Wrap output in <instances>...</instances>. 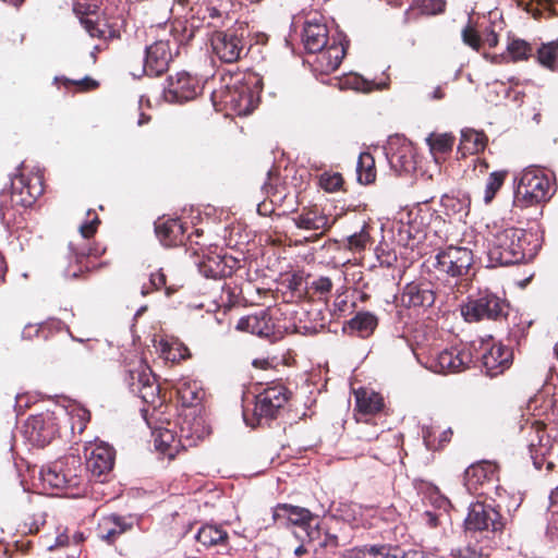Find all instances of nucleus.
Listing matches in <instances>:
<instances>
[{
  "label": "nucleus",
  "mask_w": 558,
  "mask_h": 558,
  "mask_svg": "<svg viewBox=\"0 0 558 558\" xmlns=\"http://www.w3.org/2000/svg\"><path fill=\"white\" fill-rule=\"evenodd\" d=\"M538 61L550 70L558 69V40L544 44L537 51Z\"/></svg>",
  "instance_id": "nucleus-48"
},
{
  "label": "nucleus",
  "mask_w": 558,
  "mask_h": 558,
  "mask_svg": "<svg viewBox=\"0 0 558 558\" xmlns=\"http://www.w3.org/2000/svg\"><path fill=\"white\" fill-rule=\"evenodd\" d=\"M385 154L395 171L409 173L415 169L414 147L405 137L390 136L385 146Z\"/></svg>",
  "instance_id": "nucleus-17"
},
{
  "label": "nucleus",
  "mask_w": 558,
  "mask_h": 558,
  "mask_svg": "<svg viewBox=\"0 0 558 558\" xmlns=\"http://www.w3.org/2000/svg\"><path fill=\"white\" fill-rule=\"evenodd\" d=\"M104 0H80L74 4L73 11L81 25L89 35H104L99 28L101 19L98 12Z\"/></svg>",
  "instance_id": "nucleus-29"
},
{
  "label": "nucleus",
  "mask_w": 558,
  "mask_h": 558,
  "mask_svg": "<svg viewBox=\"0 0 558 558\" xmlns=\"http://www.w3.org/2000/svg\"><path fill=\"white\" fill-rule=\"evenodd\" d=\"M49 331V324L43 323V324H28L24 327L22 331V338L25 340H33V339H47Z\"/></svg>",
  "instance_id": "nucleus-56"
},
{
  "label": "nucleus",
  "mask_w": 558,
  "mask_h": 558,
  "mask_svg": "<svg viewBox=\"0 0 558 558\" xmlns=\"http://www.w3.org/2000/svg\"><path fill=\"white\" fill-rule=\"evenodd\" d=\"M213 53L223 63H234L248 52L243 37H210Z\"/></svg>",
  "instance_id": "nucleus-25"
},
{
  "label": "nucleus",
  "mask_w": 558,
  "mask_h": 558,
  "mask_svg": "<svg viewBox=\"0 0 558 558\" xmlns=\"http://www.w3.org/2000/svg\"><path fill=\"white\" fill-rule=\"evenodd\" d=\"M482 366L490 377L502 374L512 365L513 352L501 343H483L481 354Z\"/></svg>",
  "instance_id": "nucleus-20"
},
{
  "label": "nucleus",
  "mask_w": 558,
  "mask_h": 558,
  "mask_svg": "<svg viewBox=\"0 0 558 558\" xmlns=\"http://www.w3.org/2000/svg\"><path fill=\"white\" fill-rule=\"evenodd\" d=\"M554 173L531 167L520 175L513 196V206L520 209L548 202L556 193Z\"/></svg>",
  "instance_id": "nucleus-4"
},
{
  "label": "nucleus",
  "mask_w": 558,
  "mask_h": 558,
  "mask_svg": "<svg viewBox=\"0 0 558 558\" xmlns=\"http://www.w3.org/2000/svg\"><path fill=\"white\" fill-rule=\"evenodd\" d=\"M133 524L132 517L110 513L100 518L97 534L102 541L113 544L122 534L131 531Z\"/></svg>",
  "instance_id": "nucleus-28"
},
{
  "label": "nucleus",
  "mask_w": 558,
  "mask_h": 558,
  "mask_svg": "<svg viewBox=\"0 0 558 558\" xmlns=\"http://www.w3.org/2000/svg\"><path fill=\"white\" fill-rule=\"evenodd\" d=\"M319 186L328 193H335L342 189L344 180L341 173L325 171L319 175Z\"/></svg>",
  "instance_id": "nucleus-49"
},
{
  "label": "nucleus",
  "mask_w": 558,
  "mask_h": 558,
  "mask_svg": "<svg viewBox=\"0 0 558 558\" xmlns=\"http://www.w3.org/2000/svg\"><path fill=\"white\" fill-rule=\"evenodd\" d=\"M166 283H167L166 274L163 272L162 269H158V270L151 272L149 276L150 289L143 287L142 294L146 295L151 291H157V290L165 288L167 295H170L174 292V290L171 289L170 287H167Z\"/></svg>",
  "instance_id": "nucleus-53"
},
{
  "label": "nucleus",
  "mask_w": 558,
  "mask_h": 558,
  "mask_svg": "<svg viewBox=\"0 0 558 558\" xmlns=\"http://www.w3.org/2000/svg\"><path fill=\"white\" fill-rule=\"evenodd\" d=\"M274 211V207H272V201L267 203V202H262L257 205V213L260 215V216H269L271 213Z\"/></svg>",
  "instance_id": "nucleus-63"
},
{
  "label": "nucleus",
  "mask_w": 558,
  "mask_h": 558,
  "mask_svg": "<svg viewBox=\"0 0 558 558\" xmlns=\"http://www.w3.org/2000/svg\"><path fill=\"white\" fill-rule=\"evenodd\" d=\"M333 283L328 277H319L312 282L311 288L315 293L326 295L332 290Z\"/></svg>",
  "instance_id": "nucleus-59"
},
{
  "label": "nucleus",
  "mask_w": 558,
  "mask_h": 558,
  "mask_svg": "<svg viewBox=\"0 0 558 558\" xmlns=\"http://www.w3.org/2000/svg\"><path fill=\"white\" fill-rule=\"evenodd\" d=\"M348 325L350 329L356 331L360 337L367 338L376 329L378 319L369 312H359L348 322Z\"/></svg>",
  "instance_id": "nucleus-44"
},
{
  "label": "nucleus",
  "mask_w": 558,
  "mask_h": 558,
  "mask_svg": "<svg viewBox=\"0 0 558 558\" xmlns=\"http://www.w3.org/2000/svg\"><path fill=\"white\" fill-rule=\"evenodd\" d=\"M490 492L495 501L490 500L489 504L496 506V509L499 511L502 508L507 509V511L517 510L522 502V497L519 494L509 493L498 483L492 487Z\"/></svg>",
  "instance_id": "nucleus-43"
},
{
  "label": "nucleus",
  "mask_w": 558,
  "mask_h": 558,
  "mask_svg": "<svg viewBox=\"0 0 558 558\" xmlns=\"http://www.w3.org/2000/svg\"><path fill=\"white\" fill-rule=\"evenodd\" d=\"M476 501L470 506L468 517L465 519V529L468 531H492L501 532L505 529L506 521L502 514L488 502Z\"/></svg>",
  "instance_id": "nucleus-11"
},
{
  "label": "nucleus",
  "mask_w": 558,
  "mask_h": 558,
  "mask_svg": "<svg viewBox=\"0 0 558 558\" xmlns=\"http://www.w3.org/2000/svg\"><path fill=\"white\" fill-rule=\"evenodd\" d=\"M99 225H100V219L95 214L92 220H89L87 222H84L80 227V233L82 235V239L83 240H89L90 238H93L95 235V233L97 232V229H98Z\"/></svg>",
  "instance_id": "nucleus-58"
},
{
  "label": "nucleus",
  "mask_w": 558,
  "mask_h": 558,
  "mask_svg": "<svg viewBox=\"0 0 558 558\" xmlns=\"http://www.w3.org/2000/svg\"><path fill=\"white\" fill-rule=\"evenodd\" d=\"M291 26L296 32L302 28L301 35H329L332 33L335 22L319 12H310L305 15L294 16Z\"/></svg>",
  "instance_id": "nucleus-30"
},
{
  "label": "nucleus",
  "mask_w": 558,
  "mask_h": 558,
  "mask_svg": "<svg viewBox=\"0 0 558 558\" xmlns=\"http://www.w3.org/2000/svg\"><path fill=\"white\" fill-rule=\"evenodd\" d=\"M199 272L208 279L231 277L241 267V262L230 255L205 254L197 262Z\"/></svg>",
  "instance_id": "nucleus-21"
},
{
  "label": "nucleus",
  "mask_w": 558,
  "mask_h": 558,
  "mask_svg": "<svg viewBox=\"0 0 558 558\" xmlns=\"http://www.w3.org/2000/svg\"><path fill=\"white\" fill-rule=\"evenodd\" d=\"M507 51L513 61L524 60L531 54V46L521 38H512L507 43Z\"/></svg>",
  "instance_id": "nucleus-50"
},
{
  "label": "nucleus",
  "mask_w": 558,
  "mask_h": 558,
  "mask_svg": "<svg viewBox=\"0 0 558 558\" xmlns=\"http://www.w3.org/2000/svg\"><path fill=\"white\" fill-rule=\"evenodd\" d=\"M203 235V231L202 230H198L196 229L194 231V233L190 234V235H185V244L186 245L189 243V247L187 250L189 251H192V253L196 256H201L202 257L205 255V244H202L198 242V238H201Z\"/></svg>",
  "instance_id": "nucleus-57"
},
{
  "label": "nucleus",
  "mask_w": 558,
  "mask_h": 558,
  "mask_svg": "<svg viewBox=\"0 0 558 558\" xmlns=\"http://www.w3.org/2000/svg\"><path fill=\"white\" fill-rule=\"evenodd\" d=\"M401 558H427V557L420 550H410L408 553L401 551Z\"/></svg>",
  "instance_id": "nucleus-64"
},
{
  "label": "nucleus",
  "mask_w": 558,
  "mask_h": 558,
  "mask_svg": "<svg viewBox=\"0 0 558 558\" xmlns=\"http://www.w3.org/2000/svg\"><path fill=\"white\" fill-rule=\"evenodd\" d=\"M541 248L537 234L520 228L497 229L488 240V258L494 266H509L533 259Z\"/></svg>",
  "instance_id": "nucleus-2"
},
{
  "label": "nucleus",
  "mask_w": 558,
  "mask_h": 558,
  "mask_svg": "<svg viewBox=\"0 0 558 558\" xmlns=\"http://www.w3.org/2000/svg\"><path fill=\"white\" fill-rule=\"evenodd\" d=\"M509 303L506 299L486 290L474 298H469L461 305V315L468 323L481 320H501L508 315Z\"/></svg>",
  "instance_id": "nucleus-8"
},
{
  "label": "nucleus",
  "mask_w": 558,
  "mask_h": 558,
  "mask_svg": "<svg viewBox=\"0 0 558 558\" xmlns=\"http://www.w3.org/2000/svg\"><path fill=\"white\" fill-rule=\"evenodd\" d=\"M69 265L64 269V277L69 279L82 278L98 267L96 259L105 253V248L92 246L88 243H70Z\"/></svg>",
  "instance_id": "nucleus-10"
},
{
  "label": "nucleus",
  "mask_w": 558,
  "mask_h": 558,
  "mask_svg": "<svg viewBox=\"0 0 558 558\" xmlns=\"http://www.w3.org/2000/svg\"><path fill=\"white\" fill-rule=\"evenodd\" d=\"M465 45L476 51H483L485 57L488 56L487 49H493L498 44V37H462Z\"/></svg>",
  "instance_id": "nucleus-52"
},
{
  "label": "nucleus",
  "mask_w": 558,
  "mask_h": 558,
  "mask_svg": "<svg viewBox=\"0 0 558 558\" xmlns=\"http://www.w3.org/2000/svg\"><path fill=\"white\" fill-rule=\"evenodd\" d=\"M474 362L471 348H450L439 352L432 361L429 368L435 373H460Z\"/></svg>",
  "instance_id": "nucleus-18"
},
{
  "label": "nucleus",
  "mask_w": 558,
  "mask_h": 558,
  "mask_svg": "<svg viewBox=\"0 0 558 558\" xmlns=\"http://www.w3.org/2000/svg\"><path fill=\"white\" fill-rule=\"evenodd\" d=\"M208 11L211 19H221L226 14L221 21V26L226 31H216L214 35H227L228 32H231V35H238L239 33L242 35L244 32H247L250 35H266L255 29L254 21H251L248 16L233 19V16L229 15L226 5L222 3L219 7L209 8Z\"/></svg>",
  "instance_id": "nucleus-26"
},
{
  "label": "nucleus",
  "mask_w": 558,
  "mask_h": 558,
  "mask_svg": "<svg viewBox=\"0 0 558 558\" xmlns=\"http://www.w3.org/2000/svg\"><path fill=\"white\" fill-rule=\"evenodd\" d=\"M64 84L65 85L76 84L83 90H90V89H95V88L98 87V83L95 80L90 78V77H85L84 80H81V81H77V82L71 81L69 78H64Z\"/></svg>",
  "instance_id": "nucleus-60"
},
{
  "label": "nucleus",
  "mask_w": 558,
  "mask_h": 558,
  "mask_svg": "<svg viewBox=\"0 0 558 558\" xmlns=\"http://www.w3.org/2000/svg\"><path fill=\"white\" fill-rule=\"evenodd\" d=\"M426 142L430 153L437 157L451 153L456 137L451 133H432Z\"/></svg>",
  "instance_id": "nucleus-45"
},
{
  "label": "nucleus",
  "mask_w": 558,
  "mask_h": 558,
  "mask_svg": "<svg viewBox=\"0 0 558 558\" xmlns=\"http://www.w3.org/2000/svg\"><path fill=\"white\" fill-rule=\"evenodd\" d=\"M177 37L158 39L146 47L144 71L148 76H160L167 72L173 57L179 54Z\"/></svg>",
  "instance_id": "nucleus-12"
},
{
  "label": "nucleus",
  "mask_w": 558,
  "mask_h": 558,
  "mask_svg": "<svg viewBox=\"0 0 558 558\" xmlns=\"http://www.w3.org/2000/svg\"><path fill=\"white\" fill-rule=\"evenodd\" d=\"M159 351L161 357L172 363H180L181 361L191 357L189 348L178 339H167L159 342Z\"/></svg>",
  "instance_id": "nucleus-42"
},
{
  "label": "nucleus",
  "mask_w": 558,
  "mask_h": 558,
  "mask_svg": "<svg viewBox=\"0 0 558 558\" xmlns=\"http://www.w3.org/2000/svg\"><path fill=\"white\" fill-rule=\"evenodd\" d=\"M463 482L471 494L495 501L490 489L499 482V465L487 460L472 463L464 471Z\"/></svg>",
  "instance_id": "nucleus-9"
},
{
  "label": "nucleus",
  "mask_w": 558,
  "mask_h": 558,
  "mask_svg": "<svg viewBox=\"0 0 558 558\" xmlns=\"http://www.w3.org/2000/svg\"><path fill=\"white\" fill-rule=\"evenodd\" d=\"M70 421L72 433L75 434L77 430L81 435L90 421V412L86 409H75L71 412Z\"/></svg>",
  "instance_id": "nucleus-54"
},
{
  "label": "nucleus",
  "mask_w": 558,
  "mask_h": 558,
  "mask_svg": "<svg viewBox=\"0 0 558 558\" xmlns=\"http://www.w3.org/2000/svg\"><path fill=\"white\" fill-rule=\"evenodd\" d=\"M484 554H483L482 548L477 549L476 547L466 546L465 548L458 550L457 557H459V558H480Z\"/></svg>",
  "instance_id": "nucleus-61"
},
{
  "label": "nucleus",
  "mask_w": 558,
  "mask_h": 558,
  "mask_svg": "<svg viewBox=\"0 0 558 558\" xmlns=\"http://www.w3.org/2000/svg\"><path fill=\"white\" fill-rule=\"evenodd\" d=\"M181 435L178 438L174 432L170 429H158L155 433V448L169 460L174 459L181 450L195 446L196 442L204 438L205 430L199 420L191 423L184 420L181 425Z\"/></svg>",
  "instance_id": "nucleus-6"
},
{
  "label": "nucleus",
  "mask_w": 558,
  "mask_h": 558,
  "mask_svg": "<svg viewBox=\"0 0 558 558\" xmlns=\"http://www.w3.org/2000/svg\"><path fill=\"white\" fill-rule=\"evenodd\" d=\"M330 40L331 37H284L286 46L295 56L307 53L316 57Z\"/></svg>",
  "instance_id": "nucleus-37"
},
{
  "label": "nucleus",
  "mask_w": 558,
  "mask_h": 558,
  "mask_svg": "<svg viewBox=\"0 0 558 558\" xmlns=\"http://www.w3.org/2000/svg\"><path fill=\"white\" fill-rule=\"evenodd\" d=\"M86 470L95 480L105 482L116 463V450L106 442H89L84 448Z\"/></svg>",
  "instance_id": "nucleus-15"
},
{
  "label": "nucleus",
  "mask_w": 558,
  "mask_h": 558,
  "mask_svg": "<svg viewBox=\"0 0 558 558\" xmlns=\"http://www.w3.org/2000/svg\"><path fill=\"white\" fill-rule=\"evenodd\" d=\"M236 329L251 332L260 338L275 342L282 338L283 332L276 323V318L270 308L260 310L254 314L242 317L236 323Z\"/></svg>",
  "instance_id": "nucleus-14"
},
{
  "label": "nucleus",
  "mask_w": 558,
  "mask_h": 558,
  "mask_svg": "<svg viewBox=\"0 0 558 558\" xmlns=\"http://www.w3.org/2000/svg\"><path fill=\"white\" fill-rule=\"evenodd\" d=\"M198 93V84L196 78L189 73H177L175 76L169 77V85L166 89L165 97L169 101L184 102L194 99Z\"/></svg>",
  "instance_id": "nucleus-27"
},
{
  "label": "nucleus",
  "mask_w": 558,
  "mask_h": 558,
  "mask_svg": "<svg viewBox=\"0 0 558 558\" xmlns=\"http://www.w3.org/2000/svg\"><path fill=\"white\" fill-rule=\"evenodd\" d=\"M59 433L56 417L49 413L31 415L24 424V435L35 446L45 447Z\"/></svg>",
  "instance_id": "nucleus-19"
},
{
  "label": "nucleus",
  "mask_w": 558,
  "mask_h": 558,
  "mask_svg": "<svg viewBox=\"0 0 558 558\" xmlns=\"http://www.w3.org/2000/svg\"><path fill=\"white\" fill-rule=\"evenodd\" d=\"M272 517L276 522L296 525L306 534L307 531L315 529V524H318V517L308 509L289 504H278L274 509Z\"/></svg>",
  "instance_id": "nucleus-23"
},
{
  "label": "nucleus",
  "mask_w": 558,
  "mask_h": 558,
  "mask_svg": "<svg viewBox=\"0 0 558 558\" xmlns=\"http://www.w3.org/2000/svg\"><path fill=\"white\" fill-rule=\"evenodd\" d=\"M204 395L205 392L197 381L181 380L177 386V397L186 408L198 405Z\"/></svg>",
  "instance_id": "nucleus-41"
},
{
  "label": "nucleus",
  "mask_w": 558,
  "mask_h": 558,
  "mask_svg": "<svg viewBox=\"0 0 558 558\" xmlns=\"http://www.w3.org/2000/svg\"><path fill=\"white\" fill-rule=\"evenodd\" d=\"M48 511L45 505L31 502L20 523V531L24 534H36L47 522Z\"/></svg>",
  "instance_id": "nucleus-39"
},
{
  "label": "nucleus",
  "mask_w": 558,
  "mask_h": 558,
  "mask_svg": "<svg viewBox=\"0 0 558 558\" xmlns=\"http://www.w3.org/2000/svg\"><path fill=\"white\" fill-rule=\"evenodd\" d=\"M473 264L472 250L448 245L438 250L432 265L437 272V279L444 282L445 293L457 300L471 288L474 277Z\"/></svg>",
  "instance_id": "nucleus-1"
},
{
  "label": "nucleus",
  "mask_w": 558,
  "mask_h": 558,
  "mask_svg": "<svg viewBox=\"0 0 558 558\" xmlns=\"http://www.w3.org/2000/svg\"><path fill=\"white\" fill-rule=\"evenodd\" d=\"M195 541L205 549L216 548L219 551L229 548V534L218 524H203L195 535Z\"/></svg>",
  "instance_id": "nucleus-34"
},
{
  "label": "nucleus",
  "mask_w": 558,
  "mask_h": 558,
  "mask_svg": "<svg viewBox=\"0 0 558 558\" xmlns=\"http://www.w3.org/2000/svg\"><path fill=\"white\" fill-rule=\"evenodd\" d=\"M128 383L130 390L146 403H155L159 397L160 387L153 371L145 363L129 371Z\"/></svg>",
  "instance_id": "nucleus-16"
},
{
  "label": "nucleus",
  "mask_w": 558,
  "mask_h": 558,
  "mask_svg": "<svg viewBox=\"0 0 558 558\" xmlns=\"http://www.w3.org/2000/svg\"><path fill=\"white\" fill-rule=\"evenodd\" d=\"M342 38L331 37L326 47L314 58L312 66L315 72L330 74L340 66L348 47V44H344Z\"/></svg>",
  "instance_id": "nucleus-22"
},
{
  "label": "nucleus",
  "mask_w": 558,
  "mask_h": 558,
  "mask_svg": "<svg viewBox=\"0 0 558 558\" xmlns=\"http://www.w3.org/2000/svg\"><path fill=\"white\" fill-rule=\"evenodd\" d=\"M292 220L299 229L316 232L313 238L307 239L308 241H315L324 235L333 223L324 210L317 206L304 207Z\"/></svg>",
  "instance_id": "nucleus-24"
},
{
  "label": "nucleus",
  "mask_w": 558,
  "mask_h": 558,
  "mask_svg": "<svg viewBox=\"0 0 558 558\" xmlns=\"http://www.w3.org/2000/svg\"><path fill=\"white\" fill-rule=\"evenodd\" d=\"M362 558H401V550L397 547H371L363 553Z\"/></svg>",
  "instance_id": "nucleus-55"
},
{
  "label": "nucleus",
  "mask_w": 558,
  "mask_h": 558,
  "mask_svg": "<svg viewBox=\"0 0 558 558\" xmlns=\"http://www.w3.org/2000/svg\"><path fill=\"white\" fill-rule=\"evenodd\" d=\"M44 193V177L39 172H21L11 180L10 191L0 193V216L5 219L14 207H31Z\"/></svg>",
  "instance_id": "nucleus-5"
},
{
  "label": "nucleus",
  "mask_w": 558,
  "mask_h": 558,
  "mask_svg": "<svg viewBox=\"0 0 558 558\" xmlns=\"http://www.w3.org/2000/svg\"><path fill=\"white\" fill-rule=\"evenodd\" d=\"M307 538L317 558H330L336 555L339 547L338 536L323 531L319 523L315 524V529L307 531Z\"/></svg>",
  "instance_id": "nucleus-33"
},
{
  "label": "nucleus",
  "mask_w": 558,
  "mask_h": 558,
  "mask_svg": "<svg viewBox=\"0 0 558 558\" xmlns=\"http://www.w3.org/2000/svg\"><path fill=\"white\" fill-rule=\"evenodd\" d=\"M488 137L483 131L466 129L461 132V138L458 146V153L462 157L466 155H476L485 150Z\"/></svg>",
  "instance_id": "nucleus-40"
},
{
  "label": "nucleus",
  "mask_w": 558,
  "mask_h": 558,
  "mask_svg": "<svg viewBox=\"0 0 558 558\" xmlns=\"http://www.w3.org/2000/svg\"><path fill=\"white\" fill-rule=\"evenodd\" d=\"M357 180L363 184H371L376 179V167L373 155L368 151H363L359 156L357 166Z\"/></svg>",
  "instance_id": "nucleus-46"
},
{
  "label": "nucleus",
  "mask_w": 558,
  "mask_h": 558,
  "mask_svg": "<svg viewBox=\"0 0 558 558\" xmlns=\"http://www.w3.org/2000/svg\"><path fill=\"white\" fill-rule=\"evenodd\" d=\"M508 174V170H497L489 173L484 190V203L486 205L494 201L497 193L504 186Z\"/></svg>",
  "instance_id": "nucleus-47"
},
{
  "label": "nucleus",
  "mask_w": 558,
  "mask_h": 558,
  "mask_svg": "<svg viewBox=\"0 0 558 558\" xmlns=\"http://www.w3.org/2000/svg\"><path fill=\"white\" fill-rule=\"evenodd\" d=\"M437 292L434 283L426 277H417L401 290V305L410 310H427L435 304Z\"/></svg>",
  "instance_id": "nucleus-13"
},
{
  "label": "nucleus",
  "mask_w": 558,
  "mask_h": 558,
  "mask_svg": "<svg viewBox=\"0 0 558 558\" xmlns=\"http://www.w3.org/2000/svg\"><path fill=\"white\" fill-rule=\"evenodd\" d=\"M86 535L82 531L70 533L68 527L56 525L53 532H48L40 536L41 545L49 551H53L71 544L78 545L85 542Z\"/></svg>",
  "instance_id": "nucleus-32"
},
{
  "label": "nucleus",
  "mask_w": 558,
  "mask_h": 558,
  "mask_svg": "<svg viewBox=\"0 0 558 558\" xmlns=\"http://www.w3.org/2000/svg\"><path fill=\"white\" fill-rule=\"evenodd\" d=\"M155 231L160 242L168 247L185 244L186 226L179 218L159 219Z\"/></svg>",
  "instance_id": "nucleus-31"
},
{
  "label": "nucleus",
  "mask_w": 558,
  "mask_h": 558,
  "mask_svg": "<svg viewBox=\"0 0 558 558\" xmlns=\"http://www.w3.org/2000/svg\"><path fill=\"white\" fill-rule=\"evenodd\" d=\"M369 227L364 225L359 232L353 233L348 238L347 247L352 252H362L371 241L368 231Z\"/></svg>",
  "instance_id": "nucleus-51"
},
{
  "label": "nucleus",
  "mask_w": 558,
  "mask_h": 558,
  "mask_svg": "<svg viewBox=\"0 0 558 558\" xmlns=\"http://www.w3.org/2000/svg\"><path fill=\"white\" fill-rule=\"evenodd\" d=\"M40 478L44 484H47L51 488H68L78 485L77 475L66 473L63 470L62 463L59 462L43 468Z\"/></svg>",
  "instance_id": "nucleus-36"
},
{
  "label": "nucleus",
  "mask_w": 558,
  "mask_h": 558,
  "mask_svg": "<svg viewBox=\"0 0 558 558\" xmlns=\"http://www.w3.org/2000/svg\"><path fill=\"white\" fill-rule=\"evenodd\" d=\"M354 397L356 411L364 415H375L385 407L383 396L367 388H359L354 391Z\"/></svg>",
  "instance_id": "nucleus-38"
},
{
  "label": "nucleus",
  "mask_w": 558,
  "mask_h": 558,
  "mask_svg": "<svg viewBox=\"0 0 558 558\" xmlns=\"http://www.w3.org/2000/svg\"><path fill=\"white\" fill-rule=\"evenodd\" d=\"M446 10V0H412L404 14L405 23L416 22L420 16L441 15Z\"/></svg>",
  "instance_id": "nucleus-35"
},
{
  "label": "nucleus",
  "mask_w": 558,
  "mask_h": 558,
  "mask_svg": "<svg viewBox=\"0 0 558 558\" xmlns=\"http://www.w3.org/2000/svg\"><path fill=\"white\" fill-rule=\"evenodd\" d=\"M423 520L432 529L437 527L439 525V515L435 512L425 511L423 513Z\"/></svg>",
  "instance_id": "nucleus-62"
},
{
  "label": "nucleus",
  "mask_w": 558,
  "mask_h": 558,
  "mask_svg": "<svg viewBox=\"0 0 558 558\" xmlns=\"http://www.w3.org/2000/svg\"><path fill=\"white\" fill-rule=\"evenodd\" d=\"M262 90V80L255 73L244 74L232 85L227 84L211 94L217 110L227 114L247 116L256 107L255 94Z\"/></svg>",
  "instance_id": "nucleus-3"
},
{
  "label": "nucleus",
  "mask_w": 558,
  "mask_h": 558,
  "mask_svg": "<svg viewBox=\"0 0 558 558\" xmlns=\"http://www.w3.org/2000/svg\"><path fill=\"white\" fill-rule=\"evenodd\" d=\"M291 397V391L282 384H274L266 387L255 398L253 418L247 417L244 412V420L251 426H260L275 420L284 408Z\"/></svg>",
  "instance_id": "nucleus-7"
}]
</instances>
